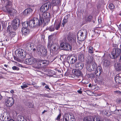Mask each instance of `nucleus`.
<instances>
[{
	"mask_svg": "<svg viewBox=\"0 0 121 121\" xmlns=\"http://www.w3.org/2000/svg\"><path fill=\"white\" fill-rule=\"evenodd\" d=\"M10 117L9 115H8L4 117V120L5 121H9L10 119Z\"/></svg>",
	"mask_w": 121,
	"mask_h": 121,
	"instance_id": "obj_46",
	"label": "nucleus"
},
{
	"mask_svg": "<svg viewBox=\"0 0 121 121\" xmlns=\"http://www.w3.org/2000/svg\"><path fill=\"white\" fill-rule=\"evenodd\" d=\"M43 48L44 47L42 46H38L36 48V52L40 56L41 55Z\"/></svg>",
	"mask_w": 121,
	"mask_h": 121,
	"instance_id": "obj_19",
	"label": "nucleus"
},
{
	"mask_svg": "<svg viewBox=\"0 0 121 121\" xmlns=\"http://www.w3.org/2000/svg\"><path fill=\"white\" fill-rule=\"evenodd\" d=\"M17 121H24L25 119L23 117L21 116H18L17 117Z\"/></svg>",
	"mask_w": 121,
	"mask_h": 121,
	"instance_id": "obj_34",
	"label": "nucleus"
},
{
	"mask_svg": "<svg viewBox=\"0 0 121 121\" xmlns=\"http://www.w3.org/2000/svg\"><path fill=\"white\" fill-rule=\"evenodd\" d=\"M87 59L88 60H87V64L88 65H89L90 64H93V65H92V68L93 70H94L95 68H97V65L94 61L93 58L91 56H89L88 57Z\"/></svg>",
	"mask_w": 121,
	"mask_h": 121,
	"instance_id": "obj_8",
	"label": "nucleus"
},
{
	"mask_svg": "<svg viewBox=\"0 0 121 121\" xmlns=\"http://www.w3.org/2000/svg\"><path fill=\"white\" fill-rule=\"evenodd\" d=\"M33 11V9L31 8H28L23 11V14L24 16H27L29 15Z\"/></svg>",
	"mask_w": 121,
	"mask_h": 121,
	"instance_id": "obj_20",
	"label": "nucleus"
},
{
	"mask_svg": "<svg viewBox=\"0 0 121 121\" xmlns=\"http://www.w3.org/2000/svg\"><path fill=\"white\" fill-rule=\"evenodd\" d=\"M35 60L33 58H30L26 59L24 61L25 63L29 65H31L34 63Z\"/></svg>",
	"mask_w": 121,
	"mask_h": 121,
	"instance_id": "obj_18",
	"label": "nucleus"
},
{
	"mask_svg": "<svg viewBox=\"0 0 121 121\" xmlns=\"http://www.w3.org/2000/svg\"><path fill=\"white\" fill-rule=\"evenodd\" d=\"M20 24V21L18 19L16 18L14 19L12 22V27L13 29L16 30L19 26Z\"/></svg>",
	"mask_w": 121,
	"mask_h": 121,
	"instance_id": "obj_10",
	"label": "nucleus"
},
{
	"mask_svg": "<svg viewBox=\"0 0 121 121\" xmlns=\"http://www.w3.org/2000/svg\"><path fill=\"white\" fill-rule=\"evenodd\" d=\"M117 102L119 104L121 103V99H119L117 100Z\"/></svg>",
	"mask_w": 121,
	"mask_h": 121,
	"instance_id": "obj_53",
	"label": "nucleus"
},
{
	"mask_svg": "<svg viewBox=\"0 0 121 121\" xmlns=\"http://www.w3.org/2000/svg\"><path fill=\"white\" fill-rule=\"evenodd\" d=\"M68 21V20H67L64 19L63 21V22H62L63 26L64 27V25L65 24H66L67 23Z\"/></svg>",
	"mask_w": 121,
	"mask_h": 121,
	"instance_id": "obj_43",
	"label": "nucleus"
},
{
	"mask_svg": "<svg viewBox=\"0 0 121 121\" xmlns=\"http://www.w3.org/2000/svg\"><path fill=\"white\" fill-rule=\"evenodd\" d=\"M40 95L42 97H48V96L46 94H40Z\"/></svg>",
	"mask_w": 121,
	"mask_h": 121,
	"instance_id": "obj_52",
	"label": "nucleus"
},
{
	"mask_svg": "<svg viewBox=\"0 0 121 121\" xmlns=\"http://www.w3.org/2000/svg\"><path fill=\"white\" fill-rule=\"evenodd\" d=\"M45 87L47 89H48L49 90H50V89L49 88V86L48 85H46L45 86Z\"/></svg>",
	"mask_w": 121,
	"mask_h": 121,
	"instance_id": "obj_57",
	"label": "nucleus"
},
{
	"mask_svg": "<svg viewBox=\"0 0 121 121\" xmlns=\"http://www.w3.org/2000/svg\"><path fill=\"white\" fill-rule=\"evenodd\" d=\"M60 0H52L50 4H49V6L51 7L52 6L59 5L60 4Z\"/></svg>",
	"mask_w": 121,
	"mask_h": 121,
	"instance_id": "obj_17",
	"label": "nucleus"
},
{
	"mask_svg": "<svg viewBox=\"0 0 121 121\" xmlns=\"http://www.w3.org/2000/svg\"><path fill=\"white\" fill-rule=\"evenodd\" d=\"M9 37L7 36H5L4 37V39L3 40L4 41H7L9 40Z\"/></svg>",
	"mask_w": 121,
	"mask_h": 121,
	"instance_id": "obj_45",
	"label": "nucleus"
},
{
	"mask_svg": "<svg viewBox=\"0 0 121 121\" xmlns=\"http://www.w3.org/2000/svg\"><path fill=\"white\" fill-rule=\"evenodd\" d=\"M50 44L49 42L48 44V47L49 48L50 51H52L53 53L56 52L59 48V46L57 43H53L51 44L50 47Z\"/></svg>",
	"mask_w": 121,
	"mask_h": 121,
	"instance_id": "obj_7",
	"label": "nucleus"
},
{
	"mask_svg": "<svg viewBox=\"0 0 121 121\" xmlns=\"http://www.w3.org/2000/svg\"><path fill=\"white\" fill-rule=\"evenodd\" d=\"M70 17V15L69 14H68L65 16L64 18V19L67 20H68V19Z\"/></svg>",
	"mask_w": 121,
	"mask_h": 121,
	"instance_id": "obj_47",
	"label": "nucleus"
},
{
	"mask_svg": "<svg viewBox=\"0 0 121 121\" xmlns=\"http://www.w3.org/2000/svg\"><path fill=\"white\" fill-rule=\"evenodd\" d=\"M52 39V35H50L48 37V40L49 42H50L51 40Z\"/></svg>",
	"mask_w": 121,
	"mask_h": 121,
	"instance_id": "obj_50",
	"label": "nucleus"
},
{
	"mask_svg": "<svg viewBox=\"0 0 121 121\" xmlns=\"http://www.w3.org/2000/svg\"><path fill=\"white\" fill-rule=\"evenodd\" d=\"M95 120L96 121H102L101 119L98 117L96 118ZM95 121L94 119L93 118L92 119L89 117V118L85 117L83 120V121Z\"/></svg>",
	"mask_w": 121,
	"mask_h": 121,
	"instance_id": "obj_23",
	"label": "nucleus"
},
{
	"mask_svg": "<svg viewBox=\"0 0 121 121\" xmlns=\"http://www.w3.org/2000/svg\"><path fill=\"white\" fill-rule=\"evenodd\" d=\"M119 29L121 30V24L119 25V27H118Z\"/></svg>",
	"mask_w": 121,
	"mask_h": 121,
	"instance_id": "obj_58",
	"label": "nucleus"
},
{
	"mask_svg": "<svg viewBox=\"0 0 121 121\" xmlns=\"http://www.w3.org/2000/svg\"><path fill=\"white\" fill-rule=\"evenodd\" d=\"M12 68L13 70H19V68L16 66H13L12 67Z\"/></svg>",
	"mask_w": 121,
	"mask_h": 121,
	"instance_id": "obj_49",
	"label": "nucleus"
},
{
	"mask_svg": "<svg viewBox=\"0 0 121 121\" xmlns=\"http://www.w3.org/2000/svg\"><path fill=\"white\" fill-rule=\"evenodd\" d=\"M49 2H47L42 5L40 8L41 12L43 13L47 11L49 9Z\"/></svg>",
	"mask_w": 121,
	"mask_h": 121,
	"instance_id": "obj_12",
	"label": "nucleus"
},
{
	"mask_svg": "<svg viewBox=\"0 0 121 121\" xmlns=\"http://www.w3.org/2000/svg\"><path fill=\"white\" fill-rule=\"evenodd\" d=\"M11 7H5L4 9L5 12L11 14L12 13L13 15L16 12V10L11 8Z\"/></svg>",
	"mask_w": 121,
	"mask_h": 121,
	"instance_id": "obj_15",
	"label": "nucleus"
},
{
	"mask_svg": "<svg viewBox=\"0 0 121 121\" xmlns=\"http://www.w3.org/2000/svg\"><path fill=\"white\" fill-rule=\"evenodd\" d=\"M84 64L83 63L77 62V63L75 65V67L77 69L81 70L82 69L84 66Z\"/></svg>",
	"mask_w": 121,
	"mask_h": 121,
	"instance_id": "obj_21",
	"label": "nucleus"
},
{
	"mask_svg": "<svg viewBox=\"0 0 121 121\" xmlns=\"http://www.w3.org/2000/svg\"><path fill=\"white\" fill-rule=\"evenodd\" d=\"M77 57L74 55L69 56L67 57V60L69 64H73L75 63L77 60Z\"/></svg>",
	"mask_w": 121,
	"mask_h": 121,
	"instance_id": "obj_9",
	"label": "nucleus"
},
{
	"mask_svg": "<svg viewBox=\"0 0 121 121\" xmlns=\"http://www.w3.org/2000/svg\"><path fill=\"white\" fill-rule=\"evenodd\" d=\"M111 110L112 111H114L116 110V108L115 106L113 105L112 106L111 108Z\"/></svg>",
	"mask_w": 121,
	"mask_h": 121,
	"instance_id": "obj_42",
	"label": "nucleus"
},
{
	"mask_svg": "<svg viewBox=\"0 0 121 121\" xmlns=\"http://www.w3.org/2000/svg\"><path fill=\"white\" fill-rule=\"evenodd\" d=\"M16 52L17 56L22 59L25 58L27 54L25 50L21 49L16 50Z\"/></svg>",
	"mask_w": 121,
	"mask_h": 121,
	"instance_id": "obj_6",
	"label": "nucleus"
},
{
	"mask_svg": "<svg viewBox=\"0 0 121 121\" xmlns=\"http://www.w3.org/2000/svg\"><path fill=\"white\" fill-rule=\"evenodd\" d=\"M61 24V22H58L57 23L55 22L54 24V26L55 29L56 30H58L60 27Z\"/></svg>",
	"mask_w": 121,
	"mask_h": 121,
	"instance_id": "obj_31",
	"label": "nucleus"
},
{
	"mask_svg": "<svg viewBox=\"0 0 121 121\" xmlns=\"http://www.w3.org/2000/svg\"><path fill=\"white\" fill-rule=\"evenodd\" d=\"M9 35L10 37V39H11L15 35H16V33L15 32L10 31L9 33Z\"/></svg>",
	"mask_w": 121,
	"mask_h": 121,
	"instance_id": "obj_38",
	"label": "nucleus"
},
{
	"mask_svg": "<svg viewBox=\"0 0 121 121\" xmlns=\"http://www.w3.org/2000/svg\"><path fill=\"white\" fill-rule=\"evenodd\" d=\"M86 69L89 72H91L93 70H93L91 66L90 65H89L87 64V66L86 67ZM96 69V68H95L94 70H95Z\"/></svg>",
	"mask_w": 121,
	"mask_h": 121,
	"instance_id": "obj_39",
	"label": "nucleus"
},
{
	"mask_svg": "<svg viewBox=\"0 0 121 121\" xmlns=\"http://www.w3.org/2000/svg\"><path fill=\"white\" fill-rule=\"evenodd\" d=\"M23 27L22 28H27L28 26V23L27 22H25L22 24Z\"/></svg>",
	"mask_w": 121,
	"mask_h": 121,
	"instance_id": "obj_36",
	"label": "nucleus"
},
{
	"mask_svg": "<svg viewBox=\"0 0 121 121\" xmlns=\"http://www.w3.org/2000/svg\"><path fill=\"white\" fill-rule=\"evenodd\" d=\"M37 67H35V70L39 71L38 70L41 68H46L49 64V61L47 60L38 59Z\"/></svg>",
	"mask_w": 121,
	"mask_h": 121,
	"instance_id": "obj_1",
	"label": "nucleus"
},
{
	"mask_svg": "<svg viewBox=\"0 0 121 121\" xmlns=\"http://www.w3.org/2000/svg\"><path fill=\"white\" fill-rule=\"evenodd\" d=\"M102 71L101 67L100 66L98 67L95 72L96 75L97 76H99L102 73Z\"/></svg>",
	"mask_w": 121,
	"mask_h": 121,
	"instance_id": "obj_25",
	"label": "nucleus"
},
{
	"mask_svg": "<svg viewBox=\"0 0 121 121\" xmlns=\"http://www.w3.org/2000/svg\"><path fill=\"white\" fill-rule=\"evenodd\" d=\"M105 121H111L110 120V119H107V120H106Z\"/></svg>",
	"mask_w": 121,
	"mask_h": 121,
	"instance_id": "obj_64",
	"label": "nucleus"
},
{
	"mask_svg": "<svg viewBox=\"0 0 121 121\" xmlns=\"http://www.w3.org/2000/svg\"><path fill=\"white\" fill-rule=\"evenodd\" d=\"M73 73L74 74L75 76L78 78L79 76H82V73L81 71L75 69L73 72Z\"/></svg>",
	"mask_w": 121,
	"mask_h": 121,
	"instance_id": "obj_24",
	"label": "nucleus"
},
{
	"mask_svg": "<svg viewBox=\"0 0 121 121\" xmlns=\"http://www.w3.org/2000/svg\"><path fill=\"white\" fill-rule=\"evenodd\" d=\"M61 114H60L57 116L55 120V121H60V117L61 116Z\"/></svg>",
	"mask_w": 121,
	"mask_h": 121,
	"instance_id": "obj_41",
	"label": "nucleus"
},
{
	"mask_svg": "<svg viewBox=\"0 0 121 121\" xmlns=\"http://www.w3.org/2000/svg\"><path fill=\"white\" fill-rule=\"evenodd\" d=\"M39 18V20L36 18H34L29 21V26L31 28L36 27L42 24Z\"/></svg>",
	"mask_w": 121,
	"mask_h": 121,
	"instance_id": "obj_2",
	"label": "nucleus"
},
{
	"mask_svg": "<svg viewBox=\"0 0 121 121\" xmlns=\"http://www.w3.org/2000/svg\"><path fill=\"white\" fill-rule=\"evenodd\" d=\"M118 119L119 121H121V116H119V118H118Z\"/></svg>",
	"mask_w": 121,
	"mask_h": 121,
	"instance_id": "obj_55",
	"label": "nucleus"
},
{
	"mask_svg": "<svg viewBox=\"0 0 121 121\" xmlns=\"http://www.w3.org/2000/svg\"><path fill=\"white\" fill-rule=\"evenodd\" d=\"M119 56H120L119 60L121 62V54Z\"/></svg>",
	"mask_w": 121,
	"mask_h": 121,
	"instance_id": "obj_62",
	"label": "nucleus"
},
{
	"mask_svg": "<svg viewBox=\"0 0 121 121\" xmlns=\"http://www.w3.org/2000/svg\"><path fill=\"white\" fill-rule=\"evenodd\" d=\"M114 64L116 70L118 71H121V64L120 63H117V60H114Z\"/></svg>",
	"mask_w": 121,
	"mask_h": 121,
	"instance_id": "obj_16",
	"label": "nucleus"
},
{
	"mask_svg": "<svg viewBox=\"0 0 121 121\" xmlns=\"http://www.w3.org/2000/svg\"><path fill=\"white\" fill-rule=\"evenodd\" d=\"M115 81L117 83H121V77L117 76L115 78Z\"/></svg>",
	"mask_w": 121,
	"mask_h": 121,
	"instance_id": "obj_35",
	"label": "nucleus"
},
{
	"mask_svg": "<svg viewBox=\"0 0 121 121\" xmlns=\"http://www.w3.org/2000/svg\"><path fill=\"white\" fill-rule=\"evenodd\" d=\"M91 77H92V78H94V75L92 73L91 74Z\"/></svg>",
	"mask_w": 121,
	"mask_h": 121,
	"instance_id": "obj_59",
	"label": "nucleus"
},
{
	"mask_svg": "<svg viewBox=\"0 0 121 121\" xmlns=\"http://www.w3.org/2000/svg\"><path fill=\"white\" fill-rule=\"evenodd\" d=\"M48 50L47 49L44 47L43 51L42 52L41 55L40 56L43 57L44 58H46L48 54Z\"/></svg>",
	"mask_w": 121,
	"mask_h": 121,
	"instance_id": "obj_26",
	"label": "nucleus"
},
{
	"mask_svg": "<svg viewBox=\"0 0 121 121\" xmlns=\"http://www.w3.org/2000/svg\"><path fill=\"white\" fill-rule=\"evenodd\" d=\"M108 111L107 110L104 109V110L102 112V114L104 115H106L108 113Z\"/></svg>",
	"mask_w": 121,
	"mask_h": 121,
	"instance_id": "obj_44",
	"label": "nucleus"
},
{
	"mask_svg": "<svg viewBox=\"0 0 121 121\" xmlns=\"http://www.w3.org/2000/svg\"><path fill=\"white\" fill-rule=\"evenodd\" d=\"M21 31L22 34L25 35H27L30 33V30L27 28H22Z\"/></svg>",
	"mask_w": 121,
	"mask_h": 121,
	"instance_id": "obj_28",
	"label": "nucleus"
},
{
	"mask_svg": "<svg viewBox=\"0 0 121 121\" xmlns=\"http://www.w3.org/2000/svg\"><path fill=\"white\" fill-rule=\"evenodd\" d=\"M86 30L82 29L79 30L77 34L78 39L80 41H83L85 39L87 35Z\"/></svg>",
	"mask_w": 121,
	"mask_h": 121,
	"instance_id": "obj_3",
	"label": "nucleus"
},
{
	"mask_svg": "<svg viewBox=\"0 0 121 121\" xmlns=\"http://www.w3.org/2000/svg\"><path fill=\"white\" fill-rule=\"evenodd\" d=\"M12 28V27H11L10 26H9L7 28V32H10L11 31V29Z\"/></svg>",
	"mask_w": 121,
	"mask_h": 121,
	"instance_id": "obj_48",
	"label": "nucleus"
},
{
	"mask_svg": "<svg viewBox=\"0 0 121 121\" xmlns=\"http://www.w3.org/2000/svg\"><path fill=\"white\" fill-rule=\"evenodd\" d=\"M81 89H80V90H78L77 91L79 93L81 94L82 92V91H81Z\"/></svg>",
	"mask_w": 121,
	"mask_h": 121,
	"instance_id": "obj_54",
	"label": "nucleus"
},
{
	"mask_svg": "<svg viewBox=\"0 0 121 121\" xmlns=\"http://www.w3.org/2000/svg\"><path fill=\"white\" fill-rule=\"evenodd\" d=\"M108 7L109 9L112 11L115 8V6L112 4H110L109 5Z\"/></svg>",
	"mask_w": 121,
	"mask_h": 121,
	"instance_id": "obj_37",
	"label": "nucleus"
},
{
	"mask_svg": "<svg viewBox=\"0 0 121 121\" xmlns=\"http://www.w3.org/2000/svg\"><path fill=\"white\" fill-rule=\"evenodd\" d=\"M94 49L91 46H89L88 48V52L91 54H93L94 52Z\"/></svg>",
	"mask_w": 121,
	"mask_h": 121,
	"instance_id": "obj_32",
	"label": "nucleus"
},
{
	"mask_svg": "<svg viewBox=\"0 0 121 121\" xmlns=\"http://www.w3.org/2000/svg\"><path fill=\"white\" fill-rule=\"evenodd\" d=\"M22 85L21 86V88L23 89H24V88L28 87L29 85H31V84L27 83L26 82H23L22 83ZM32 85H33L34 84L32 83Z\"/></svg>",
	"mask_w": 121,
	"mask_h": 121,
	"instance_id": "obj_29",
	"label": "nucleus"
},
{
	"mask_svg": "<svg viewBox=\"0 0 121 121\" xmlns=\"http://www.w3.org/2000/svg\"><path fill=\"white\" fill-rule=\"evenodd\" d=\"M74 117L71 115H68L65 117V116L64 118H67V120L69 121H71L72 119H74Z\"/></svg>",
	"mask_w": 121,
	"mask_h": 121,
	"instance_id": "obj_33",
	"label": "nucleus"
},
{
	"mask_svg": "<svg viewBox=\"0 0 121 121\" xmlns=\"http://www.w3.org/2000/svg\"><path fill=\"white\" fill-rule=\"evenodd\" d=\"M26 48L28 51L31 50L33 48L34 44L33 43H27L26 45Z\"/></svg>",
	"mask_w": 121,
	"mask_h": 121,
	"instance_id": "obj_22",
	"label": "nucleus"
},
{
	"mask_svg": "<svg viewBox=\"0 0 121 121\" xmlns=\"http://www.w3.org/2000/svg\"><path fill=\"white\" fill-rule=\"evenodd\" d=\"M111 54L113 59H116L121 54V49L115 48L113 49Z\"/></svg>",
	"mask_w": 121,
	"mask_h": 121,
	"instance_id": "obj_5",
	"label": "nucleus"
},
{
	"mask_svg": "<svg viewBox=\"0 0 121 121\" xmlns=\"http://www.w3.org/2000/svg\"><path fill=\"white\" fill-rule=\"evenodd\" d=\"M50 14L48 12H45L43 13L42 15V17H40L41 21H42V23L44 22L45 24L46 23H47L48 22H49L50 20Z\"/></svg>",
	"mask_w": 121,
	"mask_h": 121,
	"instance_id": "obj_4",
	"label": "nucleus"
},
{
	"mask_svg": "<svg viewBox=\"0 0 121 121\" xmlns=\"http://www.w3.org/2000/svg\"><path fill=\"white\" fill-rule=\"evenodd\" d=\"M5 7H12V3L8 0H6L5 1Z\"/></svg>",
	"mask_w": 121,
	"mask_h": 121,
	"instance_id": "obj_30",
	"label": "nucleus"
},
{
	"mask_svg": "<svg viewBox=\"0 0 121 121\" xmlns=\"http://www.w3.org/2000/svg\"><path fill=\"white\" fill-rule=\"evenodd\" d=\"M60 47L62 49L66 50H69L71 48L70 44L67 43H62L60 44Z\"/></svg>",
	"mask_w": 121,
	"mask_h": 121,
	"instance_id": "obj_13",
	"label": "nucleus"
},
{
	"mask_svg": "<svg viewBox=\"0 0 121 121\" xmlns=\"http://www.w3.org/2000/svg\"><path fill=\"white\" fill-rule=\"evenodd\" d=\"M10 92L12 93H13L14 92V91L13 90H11L10 91Z\"/></svg>",
	"mask_w": 121,
	"mask_h": 121,
	"instance_id": "obj_63",
	"label": "nucleus"
},
{
	"mask_svg": "<svg viewBox=\"0 0 121 121\" xmlns=\"http://www.w3.org/2000/svg\"><path fill=\"white\" fill-rule=\"evenodd\" d=\"M3 97L2 96L0 93V101L3 99Z\"/></svg>",
	"mask_w": 121,
	"mask_h": 121,
	"instance_id": "obj_60",
	"label": "nucleus"
},
{
	"mask_svg": "<svg viewBox=\"0 0 121 121\" xmlns=\"http://www.w3.org/2000/svg\"><path fill=\"white\" fill-rule=\"evenodd\" d=\"M54 26L53 25L50 26L48 28V30L51 31H53L55 30Z\"/></svg>",
	"mask_w": 121,
	"mask_h": 121,
	"instance_id": "obj_40",
	"label": "nucleus"
},
{
	"mask_svg": "<svg viewBox=\"0 0 121 121\" xmlns=\"http://www.w3.org/2000/svg\"><path fill=\"white\" fill-rule=\"evenodd\" d=\"M101 78L100 76L99 77V79H100L99 80H100L101 82H102L103 81V79L102 78Z\"/></svg>",
	"mask_w": 121,
	"mask_h": 121,
	"instance_id": "obj_56",
	"label": "nucleus"
},
{
	"mask_svg": "<svg viewBox=\"0 0 121 121\" xmlns=\"http://www.w3.org/2000/svg\"><path fill=\"white\" fill-rule=\"evenodd\" d=\"M103 61V64L104 66L108 67L110 65V63L109 61L107 60L104 59Z\"/></svg>",
	"mask_w": 121,
	"mask_h": 121,
	"instance_id": "obj_27",
	"label": "nucleus"
},
{
	"mask_svg": "<svg viewBox=\"0 0 121 121\" xmlns=\"http://www.w3.org/2000/svg\"><path fill=\"white\" fill-rule=\"evenodd\" d=\"M14 100L12 97H8L5 102V105L7 107H11L14 104Z\"/></svg>",
	"mask_w": 121,
	"mask_h": 121,
	"instance_id": "obj_11",
	"label": "nucleus"
},
{
	"mask_svg": "<svg viewBox=\"0 0 121 121\" xmlns=\"http://www.w3.org/2000/svg\"><path fill=\"white\" fill-rule=\"evenodd\" d=\"M92 16L91 15L87 17V20L90 21L92 18Z\"/></svg>",
	"mask_w": 121,
	"mask_h": 121,
	"instance_id": "obj_51",
	"label": "nucleus"
},
{
	"mask_svg": "<svg viewBox=\"0 0 121 121\" xmlns=\"http://www.w3.org/2000/svg\"><path fill=\"white\" fill-rule=\"evenodd\" d=\"M67 39L70 42L71 44L72 43L74 44H76V37H71V33H69L68 34Z\"/></svg>",
	"mask_w": 121,
	"mask_h": 121,
	"instance_id": "obj_14",
	"label": "nucleus"
},
{
	"mask_svg": "<svg viewBox=\"0 0 121 121\" xmlns=\"http://www.w3.org/2000/svg\"><path fill=\"white\" fill-rule=\"evenodd\" d=\"M83 55L82 54H80V55L79 56V57L81 58H82V56Z\"/></svg>",
	"mask_w": 121,
	"mask_h": 121,
	"instance_id": "obj_61",
	"label": "nucleus"
}]
</instances>
